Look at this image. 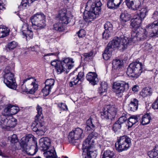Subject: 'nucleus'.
<instances>
[{
    "label": "nucleus",
    "mask_w": 158,
    "mask_h": 158,
    "mask_svg": "<svg viewBox=\"0 0 158 158\" xmlns=\"http://www.w3.org/2000/svg\"><path fill=\"white\" fill-rule=\"evenodd\" d=\"M99 0H89L86 4L84 19L89 22L99 15Z\"/></svg>",
    "instance_id": "1"
},
{
    "label": "nucleus",
    "mask_w": 158,
    "mask_h": 158,
    "mask_svg": "<svg viewBox=\"0 0 158 158\" xmlns=\"http://www.w3.org/2000/svg\"><path fill=\"white\" fill-rule=\"evenodd\" d=\"M33 137L32 135L28 134L22 137L20 143V149L21 151L24 153L31 156L35 155L38 151L37 145L35 146H32L31 147L30 145L28 144L29 142L33 141Z\"/></svg>",
    "instance_id": "2"
},
{
    "label": "nucleus",
    "mask_w": 158,
    "mask_h": 158,
    "mask_svg": "<svg viewBox=\"0 0 158 158\" xmlns=\"http://www.w3.org/2000/svg\"><path fill=\"white\" fill-rule=\"evenodd\" d=\"M127 38L123 35L119 37H114L109 42L107 46L113 51L114 48H118L119 50L123 51L127 48L129 44Z\"/></svg>",
    "instance_id": "3"
},
{
    "label": "nucleus",
    "mask_w": 158,
    "mask_h": 158,
    "mask_svg": "<svg viewBox=\"0 0 158 158\" xmlns=\"http://www.w3.org/2000/svg\"><path fill=\"white\" fill-rule=\"evenodd\" d=\"M33 28L36 30L44 28L46 26V17L41 13H37L31 16L30 18Z\"/></svg>",
    "instance_id": "4"
},
{
    "label": "nucleus",
    "mask_w": 158,
    "mask_h": 158,
    "mask_svg": "<svg viewBox=\"0 0 158 158\" xmlns=\"http://www.w3.org/2000/svg\"><path fill=\"white\" fill-rule=\"evenodd\" d=\"M143 68L142 63L136 60L129 65L127 74L129 77L136 78L140 75Z\"/></svg>",
    "instance_id": "5"
},
{
    "label": "nucleus",
    "mask_w": 158,
    "mask_h": 158,
    "mask_svg": "<svg viewBox=\"0 0 158 158\" xmlns=\"http://www.w3.org/2000/svg\"><path fill=\"white\" fill-rule=\"evenodd\" d=\"M3 73V77L4 83L9 88L16 89L17 85L16 83L14 74L10 71L8 67L5 68Z\"/></svg>",
    "instance_id": "6"
},
{
    "label": "nucleus",
    "mask_w": 158,
    "mask_h": 158,
    "mask_svg": "<svg viewBox=\"0 0 158 158\" xmlns=\"http://www.w3.org/2000/svg\"><path fill=\"white\" fill-rule=\"evenodd\" d=\"M131 145L130 138L127 135L121 136L118 138L115 143L116 150L119 152L127 150Z\"/></svg>",
    "instance_id": "7"
},
{
    "label": "nucleus",
    "mask_w": 158,
    "mask_h": 158,
    "mask_svg": "<svg viewBox=\"0 0 158 158\" xmlns=\"http://www.w3.org/2000/svg\"><path fill=\"white\" fill-rule=\"evenodd\" d=\"M151 34L148 35V32L145 29H143L140 27L135 28H133L131 33L132 41L133 42H135L136 41L140 40L142 39H144L146 38L148 36L151 37ZM154 37V36H152Z\"/></svg>",
    "instance_id": "8"
},
{
    "label": "nucleus",
    "mask_w": 158,
    "mask_h": 158,
    "mask_svg": "<svg viewBox=\"0 0 158 158\" xmlns=\"http://www.w3.org/2000/svg\"><path fill=\"white\" fill-rule=\"evenodd\" d=\"M60 64L56 66V69L59 74L64 72H68L74 66L73 59L69 57L63 58Z\"/></svg>",
    "instance_id": "9"
},
{
    "label": "nucleus",
    "mask_w": 158,
    "mask_h": 158,
    "mask_svg": "<svg viewBox=\"0 0 158 158\" xmlns=\"http://www.w3.org/2000/svg\"><path fill=\"white\" fill-rule=\"evenodd\" d=\"M117 109L113 106H107L101 112L100 117L102 119L112 120L116 116Z\"/></svg>",
    "instance_id": "10"
},
{
    "label": "nucleus",
    "mask_w": 158,
    "mask_h": 158,
    "mask_svg": "<svg viewBox=\"0 0 158 158\" xmlns=\"http://www.w3.org/2000/svg\"><path fill=\"white\" fill-rule=\"evenodd\" d=\"M32 127V130L38 135H44L47 130L44 123L42 119H35Z\"/></svg>",
    "instance_id": "11"
},
{
    "label": "nucleus",
    "mask_w": 158,
    "mask_h": 158,
    "mask_svg": "<svg viewBox=\"0 0 158 158\" xmlns=\"http://www.w3.org/2000/svg\"><path fill=\"white\" fill-rule=\"evenodd\" d=\"M84 136L83 130L77 127L69 133L68 140L70 143H74L75 142L76 140L82 139Z\"/></svg>",
    "instance_id": "12"
},
{
    "label": "nucleus",
    "mask_w": 158,
    "mask_h": 158,
    "mask_svg": "<svg viewBox=\"0 0 158 158\" xmlns=\"http://www.w3.org/2000/svg\"><path fill=\"white\" fill-rule=\"evenodd\" d=\"M129 87L128 83L124 81L115 82L113 84L112 90L116 94L119 95L125 90H128Z\"/></svg>",
    "instance_id": "13"
},
{
    "label": "nucleus",
    "mask_w": 158,
    "mask_h": 158,
    "mask_svg": "<svg viewBox=\"0 0 158 158\" xmlns=\"http://www.w3.org/2000/svg\"><path fill=\"white\" fill-rule=\"evenodd\" d=\"M17 121L16 119L12 117L9 118V117L6 118L3 116L0 121V126L3 128L9 130L10 128L14 127L15 126Z\"/></svg>",
    "instance_id": "14"
},
{
    "label": "nucleus",
    "mask_w": 158,
    "mask_h": 158,
    "mask_svg": "<svg viewBox=\"0 0 158 158\" xmlns=\"http://www.w3.org/2000/svg\"><path fill=\"white\" fill-rule=\"evenodd\" d=\"M98 134H95L94 133L89 134L85 140L84 141L82 144V149L83 150V153L87 151L88 149H93L94 137L98 136Z\"/></svg>",
    "instance_id": "15"
},
{
    "label": "nucleus",
    "mask_w": 158,
    "mask_h": 158,
    "mask_svg": "<svg viewBox=\"0 0 158 158\" xmlns=\"http://www.w3.org/2000/svg\"><path fill=\"white\" fill-rule=\"evenodd\" d=\"M21 30L23 35L26 37L27 40L32 38L33 33L32 30L29 28L28 24L26 23H24L22 26Z\"/></svg>",
    "instance_id": "16"
},
{
    "label": "nucleus",
    "mask_w": 158,
    "mask_h": 158,
    "mask_svg": "<svg viewBox=\"0 0 158 158\" xmlns=\"http://www.w3.org/2000/svg\"><path fill=\"white\" fill-rule=\"evenodd\" d=\"M51 142L50 139L48 138H42L40 139L39 148L40 149L44 151H46L50 147Z\"/></svg>",
    "instance_id": "17"
},
{
    "label": "nucleus",
    "mask_w": 158,
    "mask_h": 158,
    "mask_svg": "<svg viewBox=\"0 0 158 158\" xmlns=\"http://www.w3.org/2000/svg\"><path fill=\"white\" fill-rule=\"evenodd\" d=\"M84 75L83 72H80L77 76L76 77H73L72 80L70 82L69 85L70 87H72L73 85L77 84H80L83 81L84 79Z\"/></svg>",
    "instance_id": "18"
},
{
    "label": "nucleus",
    "mask_w": 158,
    "mask_h": 158,
    "mask_svg": "<svg viewBox=\"0 0 158 158\" xmlns=\"http://www.w3.org/2000/svg\"><path fill=\"white\" fill-rule=\"evenodd\" d=\"M112 64L113 69L116 70L117 72L121 71L123 69V60L118 59L113 60Z\"/></svg>",
    "instance_id": "19"
},
{
    "label": "nucleus",
    "mask_w": 158,
    "mask_h": 158,
    "mask_svg": "<svg viewBox=\"0 0 158 158\" xmlns=\"http://www.w3.org/2000/svg\"><path fill=\"white\" fill-rule=\"evenodd\" d=\"M97 75L94 72H89L86 75L87 80L91 84L95 85L97 84L98 79L97 77Z\"/></svg>",
    "instance_id": "20"
},
{
    "label": "nucleus",
    "mask_w": 158,
    "mask_h": 158,
    "mask_svg": "<svg viewBox=\"0 0 158 158\" xmlns=\"http://www.w3.org/2000/svg\"><path fill=\"white\" fill-rule=\"evenodd\" d=\"M146 28L152 29V33L151 36H158V21H155L148 24L146 27Z\"/></svg>",
    "instance_id": "21"
},
{
    "label": "nucleus",
    "mask_w": 158,
    "mask_h": 158,
    "mask_svg": "<svg viewBox=\"0 0 158 158\" xmlns=\"http://www.w3.org/2000/svg\"><path fill=\"white\" fill-rule=\"evenodd\" d=\"M66 11L64 10H62L59 11L58 17L60 22L64 24H67L70 21L69 19L66 15Z\"/></svg>",
    "instance_id": "22"
},
{
    "label": "nucleus",
    "mask_w": 158,
    "mask_h": 158,
    "mask_svg": "<svg viewBox=\"0 0 158 158\" xmlns=\"http://www.w3.org/2000/svg\"><path fill=\"white\" fill-rule=\"evenodd\" d=\"M19 111L18 107L11 104L8 105L7 107L4 110V111L7 113V114L14 115L16 114Z\"/></svg>",
    "instance_id": "23"
},
{
    "label": "nucleus",
    "mask_w": 158,
    "mask_h": 158,
    "mask_svg": "<svg viewBox=\"0 0 158 158\" xmlns=\"http://www.w3.org/2000/svg\"><path fill=\"white\" fill-rule=\"evenodd\" d=\"M123 0H108L107 6L110 9H117L123 2Z\"/></svg>",
    "instance_id": "24"
},
{
    "label": "nucleus",
    "mask_w": 158,
    "mask_h": 158,
    "mask_svg": "<svg viewBox=\"0 0 158 158\" xmlns=\"http://www.w3.org/2000/svg\"><path fill=\"white\" fill-rule=\"evenodd\" d=\"M98 155V152L93 149H88L87 151L83 153V158H95Z\"/></svg>",
    "instance_id": "25"
},
{
    "label": "nucleus",
    "mask_w": 158,
    "mask_h": 158,
    "mask_svg": "<svg viewBox=\"0 0 158 158\" xmlns=\"http://www.w3.org/2000/svg\"><path fill=\"white\" fill-rule=\"evenodd\" d=\"M44 156L47 158H56V153L53 146L50 147L46 151H44Z\"/></svg>",
    "instance_id": "26"
},
{
    "label": "nucleus",
    "mask_w": 158,
    "mask_h": 158,
    "mask_svg": "<svg viewBox=\"0 0 158 158\" xmlns=\"http://www.w3.org/2000/svg\"><path fill=\"white\" fill-rule=\"evenodd\" d=\"M141 115H132L128 118V128H130L139 120Z\"/></svg>",
    "instance_id": "27"
},
{
    "label": "nucleus",
    "mask_w": 158,
    "mask_h": 158,
    "mask_svg": "<svg viewBox=\"0 0 158 158\" xmlns=\"http://www.w3.org/2000/svg\"><path fill=\"white\" fill-rule=\"evenodd\" d=\"M135 0H125V2L127 7L133 10H137L139 6V4H137L135 3Z\"/></svg>",
    "instance_id": "28"
},
{
    "label": "nucleus",
    "mask_w": 158,
    "mask_h": 158,
    "mask_svg": "<svg viewBox=\"0 0 158 158\" xmlns=\"http://www.w3.org/2000/svg\"><path fill=\"white\" fill-rule=\"evenodd\" d=\"M131 19V15L126 11H124L120 15V19L122 23H124L129 21Z\"/></svg>",
    "instance_id": "29"
},
{
    "label": "nucleus",
    "mask_w": 158,
    "mask_h": 158,
    "mask_svg": "<svg viewBox=\"0 0 158 158\" xmlns=\"http://www.w3.org/2000/svg\"><path fill=\"white\" fill-rule=\"evenodd\" d=\"M10 29L5 26H0V38H4L9 34Z\"/></svg>",
    "instance_id": "30"
},
{
    "label": "nucleus",
    "mask_w": 158,
    "mask_h": 158,
    "mask_svg": "<svg viewBox=\"0 0 158 158\" xmlns=\"http://www.w3.org/2000/svg\"><path fill=\"white\" fill-rule=\"evenodd\" d=\"M138 101L135 98L132 100L129 104V109L133 111L136 110L138 108Z\"/></svg>",
    "instance_id": "31"
},
{
    "label": "nucleus",
    "mask_w": 158,
    "mask_h": 158,
    "mask_svg": "<svg viewBox=\"0 0 158 158\" xmlns=\"http://www.w3.org/2000/svg\"><path fill=\"white\" fill-rule=\"evenodd\" d=\"M148 154L151 158H158V145H156L152 150L148 151Z\"/></svg>",
    "instance_id": "32"
},
{
    "label": "nucleus",
    "mask_w": 158,
    "mask_h": 158,
    "mask_svg": "<svg viewBox=\"0 0 158 158\" xmlns=\"http://www.w3.org/2000/svg\"><path fill=\"white\" fill-rule=\"evenodd\" d=\"M151 120V116L149 114H147L142 116L139 120L140 123L143 125H146L148 124Z\"/></svg>",
    "instance_id": "33"
},
{
    "label": "nucleus",
    "mask_w": 158,
    "mask_h": 158,
    "mask_svg": "<svg viewBox=\"0 0 158 158\" xmlns=\"http://www.w3.org/2000/svg\"><path fill=\"white\" fill-rule=\"evenodd\" d=\"M35 0H22L19 6V8L20 10L25 9L26 7L29 6L30 4L32 3Z\"/></svg>",
    "instance_id": "34"
},
{
    "label": "nucleus",
    "mask_w": 158,
    "mask_h": 158,
    "mask_svg": "<svg viewBox=\"0 0 158 158\" xmlns=\"http://www.w3.org/2000/svg\"><path fill=\"white\" fill-rule=\"evenodd\" d=\"M152 90L151 88L149 87H146L143 89L140 94L143 97H146L148 96L151 95Z\"/></svg>",
    "instance_id": "35"
},
{
    "label": "nucleus",
    "mask_w": 158,
    "mask_h": 158,
    "mask_svg": "<svg viewBox=\"0 0 158 158\" xmlns=\"http://www.w3.org/2000/svg\"><path fill=\"white\" fill-rule=\"evenodd\" d=\"M112 51L111 48H110L107 46L104 51V53L102 54L103 58L106 60L109 59L111 55Z\"/></svg>",
    "instance_id": "36"
},
{
    "label": "nucleus",
    "mask_w": 158,
    "mask_h": 158,
    "mask_svg": "<svg viewBox=\"0 0 158 158\" xmlns=\"http://www.w3.org/2000/svg\"><path fill=\"white\" fill-rule=\"evenodd\" d=\"M31 77L26 78L24 79L22 82V84L21 85V88L23 92H28V87L26 86V84H29V81L31 79Z\"/></svg>",
    "instance_id": "37"
},
{
    "label": "nucleus",
    "mask_w": 158,
    "mask_h": 158,
    "mask_svg": "<svg viewBox=\"0 0 158 158\" xmlns=\"http://www.w3.org/2000/svg\"><path fill=\"white\" fill-rule=\"evenodd\" d=\"M54 29L59 31H62L64 29V27L63 23L60 21L56 23L53 25Z\"/></svg>",
    "instance_id": "38"
},
{
    "label": "nucleus",
    "mask_w": 158,
    "mask_h": 158,
    "mask_svg": "<svg viewBox=\"0 0 158 158\" xmlns=\"http://www.w3.org/2000/svg\"><path fill=\"white\" fill-rule=\"evenodd\" d=\"M107 88V83L105 81L102 82L100 84V87H99V93L101 94L106 92Z\"/></svg>",
    "instance_id": "39"
},
{
    "label": "nucleus",
    "mask_w": 158,
    "mask_h": 158,
    "mask_svg": "<svg viewBox=\"0 0 158 158\" xmlns=\"http://www.w3.org/2000/svg\"><path fill=\"white\" fill-rule=\"evenodd\" d=\"M36 109L37 111V114L35 116V119H43L42 108L38 104L36 107Z\"/></svg>",
    "instance_id": "40"
},
{
    "label": "nucleus",
    "mask_w": 158,
    "mask_h": 158,
    "mask_svg": "<svg viewBox=\"0 0 158 158\" xmlns=\"http://www.w3.org/2000/svg\"><path fill=\"white\" fill-rule=\"evenodd\" d=\"M18 45L17 43L14 41L9 43L6 48L7 51H10L15 48Z\"/></svg>",
    "instance_id": "41"
},
{
    "label": "nucleus",
    "mask_w": 158,
    "mask_h": 158,
    "mask_svg": "<svg viewBox=\"0 0 158 158\" xmlns=\"http://www.w3.org/2000/svg\"><path fill=\"white\" fill-rule=\"evenodd\" d=\"M94 126L92 123V122L91 118H89L86 121V126L85 127V130L86 131H88L91 129H93L94 128Z\"/></svg>",
    "instance_id": "42"
},
{
    "label": "nucleus",
    "mask_w": 158,
    "mask_h": 158,
    "mask_svg": "<svg viewBox=\"0 0 158 158\" xmlns=\"http://www.w3.org/2000/svg\"><path fill=\"white\" fill-rule=\"evenodd\" d=\"M148 11L147 8L145 7L139 10V12L137 15L140 16L141 18L144 19L147 15Z\"/></svg>",
    "instance_id": "43"
},
{
    "label": "nucleus",
    "mask_w": 158,
    "mask_h": 158,
    "mask_svg": "<svg viewBox=\"0 0 158 158\" xmlns=\"http://www.w3.org/2000/svg\"><path fill=\"white\" fill-rule=\"evenodd\" d=\"M104 28L107 32H111L113 29L112 24L109 21H107L104 25Z\"/></svg>",
    "instance_id": "44"
},
{
    "label": "nucleus",
    "mask_w": 158,
    "mask_h": 158,
    "mask_svg": "<svg viewBox=\"0 0 158 158\" xmlns=\"http://www.w3.org/2000/svg\"><path fill=\"white\" fill-rule=\"evenodd\" d=\"M102 156V158H103L108 157L110 158H113L114 157V155L113 151L108 150L105 151Z\"/></svg>",
    "instance_id": "45"
},
{
    "label": "nucleus",
    "mask_w": 158,
    "mask_h": 158,
    "mask_svg": "<svg viewBox=\"0 0 158 158\" xmlns=\"http://www.w3.org/2000/svg\"><path fill=\"white\" fill-rule=\"evenodd\" d=\"M45 85L52 89L54 84L55 80L52 78L48 79L45 81Z\"/></svg>",
    "instance_id": "46"
},
{
    "label": "nucleus",
    "mask_w": 158,
    "mask_h": 158,
    "mask_svg": "<svg viewBox=\"0 0 158 158\" xmlns=\"http://www.w3.org/2000/svg\"><path fill=\"white\" fill-rule=\"evenodd\" d=\"M122 124L117 121L113 125V129L116 132V131H119L122 127Z\"/></svg>",
    "instance_id": "47"
},
{
    "label": "nucleus",
    "mask_w": 158,
    "mask_h": 158,
    "mask_svg": "<svg viewBox=\"0 0 158 158\" xmlns=\"http://www.w3.org/2000/svg\"><path fill=\"white\" fill-rule=\"evenodd\" d=\"M8 139L12 143H16L18 141L17 136L15 134H13L9 136L8 137Z\"/></svg>",
    "instance_id": "48"
},
{
    "label": "nucleus",
    "mask_w": 158,
    "mask_h": 158,
    "mask_svg": "<svg viewBox=\"0 0 158 158\" xmlns=\"http://www.w3.org/2000/svg\"><path fill=\"white\" fill-rule=\"evenodd\" d=\"M127 115L125 114H123L117 121L120 124H123L127 119Z\"/></svg>",
    "instance_id": "49"
},
{
    "label": "nucleus",
    "mask_w": 158,
    "mask_h": 158,
    "mask_svg": "<svg viewBox=\"0 0 158 158\" xmlns=\"http://www.w3.org/2000/svg\"><path fill=\"white\" fill-rule=\"evenodd\" d=\"M52 89L48 86L45 85V87L42 89V92L44 94V95L47 96L48 95L51 91Z\"/></svg>",
    "instance_id": "50"
},
{
    "label": "nucleus",
    "mask_w": 158,
    "mask_h": 158,
    "mask_svg": "<svg viewBox=\"0 0 158 158\" xmlns=\"http://www.w3.org/2000/svg\"><path fill=\"white\" fill-rule=\"evenodd\" d=\"M140 24H138V21L135 20V19H131V26L133 28H137L140 27Z\"/></svg>",
    "instance_id": "51"
},
{
    "label": "nucleus",
    "mask_w": 158,
    "mask_h": 158,
    "mask_svg": "<svg viewBox=\"0 0 158 158\" xmlns=\"http://www.w3.org/2000/svg\"><path fill=\"white\" fill-rule=\"evenodd\" d=\"M107 128V127L104 126V127H101L99 130V132L100 131L101 133V136L102 137H103L104 135H106V128Z\"/></svg>",
    "instance_id": "52"
},
{
    "label": "nucleus",
    "mask_w": 158,
    "mask_h": 158,
    "mask_svg": "<svg viewBox=\"0 0 158 158\" xmlns=\"http://www.w3.org/2000/svg\"><path fill=\"white\" fill-rule=\"evenodd\" d=\"M58 106L63 110H68L67 106L65 103L62 102L59 103L58 104Z\"/></svg>",
    "instance_id": "53"
},
{
    "label": "nucleus",
    "mask_w": 158,
    "mask_h": 158,
    "mask_svg": "<svg viewBox=\"0 0 158 158\" xmlns=\"http://www.w3.org/2000/svg\"><path fill=\"white\" fill-rule=\"evenodd\" d=\"M31 79L29 81V84L30 83V85L31 86H33V88L35 90H36L38 88L37 85L33 83V79L31 77Z\"/></svg>",
    "instance_id": "54"
},
{
    "label": "nucleus",
    "mask_w": 158,
    "mask_h": 158,
    "mask_svg": "<svg viewBox=\"0 0 158 158\" xmlns=\"http://www.w3.org/2000/svg\"><path fill=\"white\" fill-rule=\"evenodd\" d=\"M85 35V31L83 29H81L78 32V35L79 38H82Z\"/></svg>",
    "instance_id": "55"
},
{
    "label": "nucleus",
    "mask_w": 158,
    "mask_h": 158,
    "mask_svg": "<svg viewBox=\"0 0 158 158\" xmlns=\"http://www.w3.org/2000/svg\"><path fill=\"white\" fill-rule=\"evenodd\" d=\"M152 107L155 110L158 109V98L152 104Z\"/></svg>",
    "instance_id": "56"
},
{
    "label": "nucleus",
    "mask_w": 158,
    "mask_h": 158,
    "mask_svg": "<svg viewBox=\"0 0 158 158\" xmlns=\"http://www.w3.org/2000/svg\"><path fill=\"white\" fill-rule=\"evenodd\" d=\"M133 19L138 21V24H141L143 19L137 15L136 16V17H135Z\"/></svg>",
    "instance_id": "57"
},
{
    "label": "nucleus",
    "mask_w": 158,
    "mask_h": 158,
    "mask_svg": "<svg viewBox=\"0 0 158 158\" xmlns=\"http://www.w3.org/2000/svg\"><path fill=\"white\" fill-rule=\"evenodd\" d=\"M5 0H0V10L5 8L4 6L6 4Z\"/></svg>",
    "instance_id": "58"
},
{
    "label": "nucleus",
    "mask_w": 158,
    "mask_h": 158,
    "mask_svg": "<svg viewBox=\"0 0 158 158\" xmlns=\"http://www.w3.org/2000/svg\"><path fill=\"white\" fill-rule=\"evenodd\" d=\"M60 61L58 60H54L52 61L51 63L52 65L54 66L55 68H56V66L59 64H60Z\"/></svg>",
    "instance_id": "59"
},
{
    "label": "nucleus",
    "mask_w": 158,
    "mask_h": 158,
    "mask_svg": "<svg viewBox=\"0 0 158 158\" xmlns=\"http://www.w3.org/2000/svg\"><path fill=\"white\" fill-rule=\"evenodd\" d=\"M93 54V52H91L89 53H84L83 55L85 58H88L91 57Z\"/></svg>",
    "instance_id": "60"
},
{
    "label": "nucleus",
    "mask_w": 158,
    "mask_h": 158,
    "mask_svg": "<svg viewBox=\"0 0 158 158\" xmlns=\"http://www.w3.org/2000/svg\"><path fill=\"white\" fill-rule=\"evenodd\" d=\"M40 46L38 45H35L31 48V50L37 52L39 49Z\"/></svg>",
    "instance_id": "61"
},
{
    "label": "nucleus",
    "mask_w": 158,
    "mask_h": 158,
    "mask_svg": "<svg viewBox=\"0 0 158 158\" xmlns=\"http://www.w3.org/2000/svg\"><path fill=\"white\" fill-rule=\"evenodd\" d=\"M102 38L103 39H107L109 37V34L107 32L106 33L105 32H104L102 34Z\"/></svg>",
    "instance_id": "62"
},
{
    "label": "nucleus",
    "mask_w": 158,
    "mask_h": 158,
    "mask_svg": "<svg viewBox=\"0 0 158 158\" xmlns=\"http://www.w3.org/2000/svg\"><path fill=\"white\" fill-rule=\"evenodd\" d=\"M158 15V12L157 11H155L152 14V18L154 19H156L157 18V17Z\"/></svg>",
    "instance_id": "63"
},
{
    "label": "nucleus",
    "mask_w": 158,
    "mask_h": 158,
    "mask_svg": "<svg viewBox=\"0 0 158 158\" xmlns=\"http://www.w3.org/2000/svg\"><path fill=\"white\" fill-rule=\"evenodd\" d=\"M138 86L137 85H134L132 88V90L134 92H137L138 90Z\"/></svg>",
    "instance_id": "64"
}]
</instances>
